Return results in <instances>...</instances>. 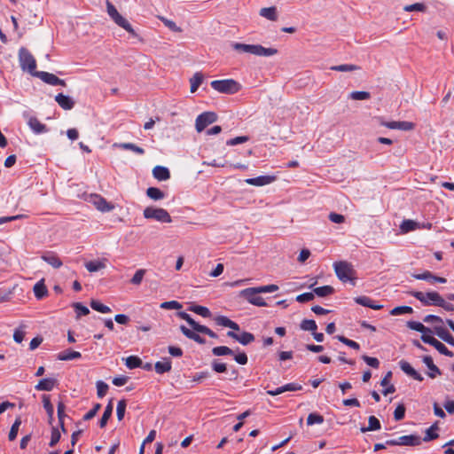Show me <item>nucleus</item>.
<instances>
[{
	"label": "nucleus",
	"mask_w": 454,
	"mask_h": 454,
	"mask_svg": "<svg viewBox=\"0 0 454 454\" xmlns=\"http://www.w3.org/2000/svg\"><path fill=\"white\" fill-rule=\"evenodd\" d=\"M231 47L239 52L250 53L255 56L270 57L278 53L275 48H265L260 44H246L241 43H232Z\"/></svg>",
	"instance_id": "obj_1"
},
{
	"label": "nucleus",
	"mask_w": 454,
	"mask_h": 454,
	"mask_svg": "<svg viewBox=\"0 0 454 454\" xmlns=\"http://www.w3.org/2000/svg\"><path fill=\"white\" fill-rule=\"evenodd\" d=\"M333 268L336 276L340 281L343 283L350 282L353 286L356 285V271L350 263L344 261L335 262Z\"/></svg>",
	"instance_id": "obj_2"
},
{
	"label": "nucleus",
	"mask_w": 454,
	"mask_h": 454,
	"mask_svg": "<svg viewBox=\"0 0 454 454\" xmlns=\"http://www.w3.org/2000/svg\"><path fill=\"white\" fill-rule=\"evenodd\" d=\"M106 9H107L108 15L114 21L115 24H117L119 27L125 29L133 37H135V38L139 37L138 34L136 33V31L133 29L130 23L118 12V11L114 7V5L109 1H106Z\"/></svg>",
	"instance_id": "obj_3"
},
{
	"label": "nucleus",
	"mask_w": 454,
	"mask_h": 454,
	"mask_svg": "<svg viewBox=\"0 0 454 454\" xmlns=\"http://www.w3.org/2000/svg\"><path fill=\"white\" fill-rule=\"evenodd\" d=\"M210 85L215 90L224 94H235L241 89V85L233 79L215 80Z\"/></svg>",
	"instance_id": "obj_4"
},
{
	"label": "nucleus",
	"mask_w": 454,
	"mask_h": 454,
	"mask_svg": "<svg viewBox=\"0 0 454 454\" xmlns=\"http://www.w3.org/2000/svg\"><path fill=\"white\" fill-rule=\"evenodd\" d=\"M407 294L419 300L423 306H437L441 299V295L434 291L427 293L420 291H409Z\"/></svg>",
	"instance_id": "obj_5"
},
{
	"label": "nucleus",
	"mask_w": 454,
	"mask_h": 454,
	"mask_svg": "<svg viewBox=\"0 0 454 454\" xmlns=\"http://www.w3.org/2000/svg\"><path fill=\"white\" fill-rule=\"evenodd\" d=\"M19 61L20 67L22 70L29 72L32 75L34 73L37 72L36 62L33 55L29 52V51L24 47L20 48L19 51Z\"/></svg>",
	"instance_id": "obj_6"
},
{
	"label": "nucleus",
	"mask_w": 454,
	"mask_h": 454,
	"mask_svg": "<svg viewBox=\"0 0 454 454\" xmlns=\"http://www.w3.org/2000/svg\"><path fill=\"white\" fill-rule=\"evenodd\" d=\"M143 215L146 219H154L160 223L172 222L170 215L164 208L147 207L144 209Z\"/></svg>",
	"instance_id": "obj_7"
},
{
	"label": "nucleus",
	"mask_w": 454,
	"mask_h": 454,
	"mask_svg": "<svg viewBox=\"0 0 454 454\" xmlns=\"http://www.w3.org/2000/svg\"><path fill=\"white\" fill-rule=\"evenodd\" d=\"M422 442V438L419 434L403 435L396 439L386 441V444L389 446H419Z\"/></svg>",
	"instance_id": "obj_8"
},
{
	"label": "nucleus",
	"mask_w": 454,
	"mask_h": 454,
	"mask_svg": "<svg viewBox=\"0 0 454 454\" xmlns=\"http://www.w3.org/2000/svg\"><path fill=\"white\" fill-rule=\"evenodd\" d=\"M239 295L246 299L250 304L258 307H265L267 303L264 299L259 295L257 289L254 287H248L240 291Z\"/></svg>",
	"instance_id": "obj_9"
},
{
	"label": "nucleus",
	"mask_w": 454,
	"mask_h": 454,
	"mask_svg": "<svg viewBox=\"0 0 454 454\" xmlns=\"http://www.w3.org/2000/svg\"><path fill=\"white\" fill-rule=\"evenodd\" d=\"M217 120V115L214 112H205L198 115L195 121V128L198 132L204 130L208 125Z\"/></svg>",
	"instance_id": "obj_10"
},
{
	"label": "nucleus",
	"mask_w": 454,
	"mask_h": 454,
	"mask_svg": "<svg viewBox=\"0 0 454 454\" xmlns=\"http://www.w3.org/2000/svg\"><path fill=\"white\" fill-rule=\"evenodd\" d=\"M90 202L100 212L106 213L114 209V205L108 202L105 198L98 194H92Z\"/></svg>",
	"instance_id": "obj_11"
},
{
	"label": "nucleus",
	"mask_w": 454,
	"mask_h": 454,
	"mask_svg": "<svg viewBox=\"0 0 454 454\" xmlns=\"http://www.w3.org/2000/svg\"><path fill=\"white\" fill-rule=\"evenodd\" d=\"M34 76L38 77L45 83L52 85V86H57V85L66 86V82L64 80L59 79L55 74L48 73V72H44V71L35 72V73H34Z\"/></svg>",
	"instance_id": "obj_12"
},
{
	"label": "nucleus",
	"mask_w": 454,
	"mask_h": 454,
	"mask_svg": "<svg viewBox=\"0 0 454 454\" xmlns=\"http://www.w3.org/2000/svg\"><path fill=\"white\" fill-rule=\"evenodd\" d=\"M380 123L381 126L387 127L391 129H400V130L409 131V130H412L415 128V124L413 122L405 121H381Z\"/></svg>",
	"instance_id": "obj_13"
},
{
	"label": "nucleus",
	"mask_w": 454,
	"mask_h": 454,
	"mask_svg": "<svg viewBox=\"0 0 454 454\" xmlns=\"http://www.w3.org/2000/svg\"><path fill=\"white\" fill-rule=\"evenodd\" d=\"M412 277L419 280H426L431 284H434V283L444 284L447 282V279L445 278L437 277V276L434 275L429 270H426L423 273L413 274Z\"/></svg>",
	"instance_id": "obj_14"
},
{
	"label": "nucleus",
	"mask_w": 454,
	"mask_h": 454,
	"mask_svg": "<svg viewBox=\"0 0 454 454\" xmlns=\"http://www.w3.org/2000/svg\"><path fill=\"white\" fill-rule=\"evenodd\" d=\"M227 336L232 338L239 341L242 345H248L249 343L254 340V336L251 333L243 332L241 333H237L233 331H229L227 333Z\"/></svg>",
	"instance_id": "obj_15"
},
{
	"label": "nucleus",
	"mask_w": 454,
	"mask_h": 454,
	"mask_svg": "<svg viewBox=\"0 0 454 454\" xmlns=\"http://www.w3.org/2000/svg\"><path fill=\"white\" fill-rule=\"evenodd\" d=\"M399 365L401 370L412 379L419 381H422L424 380L423 376L419 373L407 361L401 360L399 362Z\"/></svg>",
	"instance_id": "obj_16"
},
{
	"label": "nucleus",
	"mask_w": 454,
	"mask_h": 454,
	"mask_svg": "<svg viewBox=\"0 0 454 454\" xmlns=\"http://www.w3.org/2000/svg\"><path fill=\"white\" fill-rule=\"evenodd\" d=\"M301 388H302V387L300 384L288 383L282 387H277L276 389L267 390V394L270 395L275 396V395L283 394L284 392H286V391H298V390H301Z\"/></svg>",
	"instance_id": "obj_17"
},
{
	"label": "nucleus",
	"mask_w": 454,
	"mask_h": 454,
	"mask_svg": "<svg viewBox=\"0 0 454 454\" xmlns=\"http://www.w3.org/2000/svg\"><path fill=\"white\" fill-rule=\"evenodd\" d=\"M275 179L276 178L273 176H260L257 177L247 178L245 182L254 186H263L271 184Z\"/></svg>",
	"instance_id": "obj_18"
},
{
	"label": "nucleus",
	"mask_w": 454,
	"mask_h": 454,
	"mask_svg": "<svg viewBox=\"0 0 454 454\" xmlns=\"http://www.w3.org/2000/svg\"><path fill=\"white\" fill-rule=\"evenodd\" d=\"M56 102L64 110H71L74 106V101L69 96H66L63 93H59L55 97Z\"/></svg>",
	"instance_id": "obj_19"
},
{
	"label": "nucleus",
	"mask_w": 454,
	"mask_h": 454,
	"mask_svg": "<svg viewBox=\"0 0 454 454\" xmlns=\"http://www.w3.org/2000/svg\"><path fill=\"white\" fill-rule=\"evenodd\" d=\"M27 124L35 134H42L48 131L46 125L43 124L36 117H30Z\"/></svg>",
	"instance_id": "obj_20"
},
{
	"label": "nucleus",
	"mask_w": 454,
	"mask_h": 454,
	"mask_svg": "<svg viewBox=\"0 0 454 454\" xmlns=\"http://www.w3.org/2000/svg\"><path fill=\"white\" fill-rule=\"evenodd\" d=\"M180 331L182 332V333L187 337L188 339L190 340H194L195 342L199 343V344H205L206 343V340L204 338H202L201 336H200L196 331H194L193 329L191 330L189 328H187L186 326L184 325H181L180 326Z\"/></svg>",
	"instance_id": "obj_21"
},
{
	"label": "nucleus",
	"mask_w": 454,
	"mask_h": 454,
	"mask_svg": "<svg viewBox=\"0 0 454 454\" xmlns=\"http://www.w3.org/2000/svg\"><path fill=\"white\" fill-rule=\"evenodd\" d=\"M153 177L159 181H166L170 178V172L168 168L156 166L153 169Z\"/></svg>",
	"instance_id": "obj_22"
},
{
	"label": "nucleus",
	"mask_w": 454,
	"mask_h": 454,
	"mask_svg": "<svg viewBox=\"0 0 454 454\" xmlns=\"http://www.w3.org/2000/svg\"><path fill=\"white\" fill-rule=\"evenodd\" d=\"M56 384L57 380L55 379H42L41 380H39L38 384L35 387V388L38 391H51L53 389Z\"/></svg>",
	"instance_id": "obj_23"
},
{
	"label": "nucleus",
	"mask_w": 454,
	"mask_h": 454,
	"mask_svg": "<svg viewBox=\"0 0 454 454\" xmlns=\"http://www.w3.org/2000/svg\"><path fill=\"white\" fill-rule=\"evenodd\" d=\"M355 301L362 306L371 308L375 310H379L383 308V305L376 304L373 300L367 296H359L355 298Z\"/></svg>",
	"instance_id": "obj_24"
},
{
	"label": "nucleus",
	"mask_w": 454,
	"mask_h": 454,
	"mask_svg": "<svg viewBox=\"0 0 454 454\" xmlns=\"http://www.w3.org/2000/svg\"><path fill=\"white\" fill-rule=\"evenodd\" d=\"M423 362L428 367V369L430 371L427 373V375L431 379H434L436 377V375H440L441 374L440 369L434 364L433 358L431 356H424L423 357Z\"/></svg>",
	"instance_id": "obj_25"
},
{
	"label": "nucleus",
	"mask_w": 454,
	"mask_h": 454,
	"mask_svg": "<svg viewBox=\"0 0 454 454\" xmlns=\"http://www.w3.org/2000/svg\"><path fill=\"white\" fill-rule=\"evenodd\" d=\"M42 259L55 269L62 266L61 260L52 252H48L42 256Z\"/></svg>",
	"instance_id": "obj_26"
},
{
	"label": "nucleus",
	"mask_w": 454,
	"mask_h": 454,
	"mask_svg": "<svg viewBox=\"0 0 454 454\" xmlns=\"http://www.w3.org/2000/svg\"><path fill=\"white\" fill-rule=\"evenodd\" d=\"M172 368L171 361L168 358H164L162 361H158L154 364L155 372L158 374L168 372Z\"/></svg>",
	"instance_id": "obj_27"
},
{
	"label": "nucleus",
	"mask_w": 454,
	"mask_h": 454,
	"mask_svg": "<svg viewBox=\"0 0 454 454\" xmlns=\"http://www.w3.org/2000/svg\"><path fill=\"white\" fill-rule=\"evenodd\" d=\"M434 332L436 335L441 338L442 340L446 341L448 344H451L454 340L453 336L449 333V331L443 326H434Z\"/></svg>",
	"instance_id": "obj_28"
},
{
	"label": "nucleus",
	"mask_w": 454,
	"mask_h": 454,
	"mask_svg": "<svg viewBox=\"0 0 454 454\" xmlns=\"http://www.w3.org/2000/svg\"><path fill=\"white\" fill-rule=\"evenodd\" d=\"M392 372H388L380 381V385L382 387H385V389L382 390V394L384 395H387L388 394H392L395 391V387L393 385L389 384Z\"/></svg>",
	"instance_id": "obj_29"
},
{
	"label": "nucleus",
	"mask_w": 454,
	"mask_h": 454,
	"mask_svg": "<svg viewBox=\"0 0 454 454\" xmlns=\"http://www.w3.org/2000/svg\"><path fill=\"white\" fill-rule=\"evenodd\" d=\"M82 356V354L78 351L65 350L58 354L57 358L60 361H69L78 359Z\"/></svg>",
	"instance_id": "obj_30"
},
{
	"label": "nucleus",
	"mask_w": 454,
	"mask_h": 454,
	"mask_svg": "<svg viewBox=\"0 0 454 454\" xmlns=\"http://www.w3.org/2000/svg\"><path fill=\"white\" fill-rule=\"evenodd\" d=\"M43 408L46 411V413L49 418V423L51 424L53 420L54 408L52 403H51L50 396L47 395H43Z\"/></svg>",
	"instance_id": "obj_31"
},
{
	"label": "nucleus",
	"mask_w": 454,
	"mask_h": 454,
	"mask_svg": "<svg viewBox=\"0 0 454 454\" xmlns=\"http://www.w3.org/2000/svg\"><path fill=\"white\" fill-rule=\"evenodd\" d=\"M260 15L269 20L275 21L278 19L276 7H265L260 10Z\"/></svg>",
	"instance_id": "obj_32"
},
{
	"label": "nucleus",
	"mask_w": 454,
	"mask_h": 454,
	"mask_svg": "<svg viewBox=\"0 0 454 454\" xmlns=\"http://www.w3.org/2000/svg\"><path fill=\"white\" fill-rule=\"evenodd\" d=\"M113 401L110 400V402L108 403V404L106 406L105 408V411H104V413L99 420V427L101 428L105 427L107 424V421L109 419V418L111 417L112 413H113Z\"/></svg>",
	"instance_id": "obj_33"
},
{
	"label": "nucleus",
	"mask_w": 454,
	"mask_h": 454,
	"mask_svg": "<svg viewBox=\"0 0 454 454\" xmlns=\"http://www.w3.org/2000/svg\"><path fill=\"white\" fill-rule=\"evenodd\" d=\"M114 146L119 147V148H121L124 150H130V151H132L137 154H140V155H143L145 153V150L142 147L137 146V145L132 144V143L114 144Z\"/></svg>",
	"instance_id": "obj_34"
},
{
	"label": "nucleus",
	"mask_w": 454,
	"mask_h": 454,
	"mask_svg": "<svg viewBox=\"0 0 454 454\" xmlns=\"http://www.w3.org/2000/svg\"><path fill=\"white\" fill-rule=\"evenodd\" d=\"M381 427L380 420L375 416H370L368 419V427H362L361 431L363 433L367 431H376L380 430Z\"/></svg>",
	"instance_id": "obj_35"
},
{
	"label": "nucleus",
	"mask_w": 454,
	"mask_h": 454,
	"mask_svg": "<svg viewBox=\"0 0 454 454\" xmlns=\"http://www.w3.org/2000/svg\"><path fill=\"white\" fill-rule=\"evenodd\" d=\"M438 426L437 423L432 425L429 428L426 430V435L422 439V442H430L432 440L437 439L439 434H437Z\"/></svg>",
	"instance_id": "obj_36"
},
{
	"label": "nucleus",
	"mask_w": 454,
	"mask_h": 454,
	"mask_svg": "<svg viewBox=\"0 0 454 454\" xmlns=\"http://www.w3.org/2000/svg\"><path fill=\"white\" fill-rule=\"evenodd\" d=\"M146 195L153 200H160L165 198V193L156 187H149L146 190Z\"/></svg>",
	"instance_id": "obj_37"
},
{
	"label": "nucleus",
	"mask_w": 454,
	"mask_h": 454,
	"mask_svg": "<svg viewBox=\"0 0 454 454\" xmlns=\"http://www.w3.org/2000/svg\"><path fill=\"white\" fill-rule=\"evenodd\" d=\"M203 79V74L200 72L195 73L194 75L190 79L192 93H194L198 90V88L202 83Z\"/></svg>",
	"instance_id": "obj_38"
},
{
	"label": "nucleus",
	"mask_w": 454,
	"mask_h": 454,
	"mask_svg": "<svg viewBox=\"0 0 454 454\" xmlns=\"http://www.w3.org/2000/svg\"><path fill=\"white\" fill-rule=\"evenodd\" d=\"M407 326L414 331L419 332L421 333H432L431 329L426 327L422 323L417 321H408Z\"/></svg>",
	"instance_id": "obj_39"
},
{
	"label": "nucleus",
	"mask_w": 454,
	"mask_h": 454,
	"mask_svg": "<svg viewBox=\"0 0 454 454\" xmlns=\"http://www.w3.org/2000/svg\"><path fill=\"white\" fill-rule=\"evenodd\" d=\"M47 293V288L43 281H39L34 286V294L37 299H43Z\"/></svg>",
	"instance_id": "obj_40"
},
{
	"label": "nucleus",
	"mask_w": 454,
	"mask_h": 454,
	"mask_svg": "<svg viewBox=\"0 0 454 454\" xmlns=\"http://www.w3.org/2000/svg\"><path fill=\"white\" fill-rule=\"evenodd\" d=\"M333 292H334V289L331 286H319V287L314 288V290H313L314 296L317 295L319 297H325L327 295L333 294Z\"/></svg>",
	"instance_id": "obj_41"
},
{
	"label": "nucleus",
	"mask_w": 454,
	"mask_h": 454,
	"mask_svg": "<svg viewBox=\"0 0 454 454\" xmlns=\"http://www.w3.org/2000/svg\"><path fill=\"white\" fill-rule=\"evenodd\" d=\"M157 18L171 31L180 33L182 28L178 27L173 20L167 19L164 16H157Z\"/></svg>",
	"instance_id": "obj_42"
},
{
	"label": "nucleus",
	"mask_w": 454,
	"mask_h": 454,
	"mask_svg": "<svg viewBox=\"0 0 454 454\" xmlns=\"http://www.w3.org/2000/svg\"><path fill=\"white\" fill-rule=\"evenodd\" d=\"M189 309L203 317H210L211 312L210 310L204 306L200 305H192Z\"/></svg>",
	"instance_id": "obj_43"
},
{
	"label": "nucleus",
	"mask_w": 454,
	"mask_h": 454,
	"mask_svg": "<svg viewBox=\"0 0 454 454\" xmlns=\"http://www.w3.org/2000/svg\"><path fill=\"white\" fill-rule=\"evenodd\" d=\"M106 267V264L100 261H90L85 263V268L90 272L98 271Z\"/></svg>",
	"instance_id": "obj_44"
},
{
	"label": "nucleus",
	"mask_w": 454,
	"mask_h": 454,
	"mask_svg": "<svg viewBox=\"0 0 454 454\" xmlns=\"http://www.w3.org/2000/svg\"><path fill=\"white\" fill-rule=\"evenodd\" d=\"M125 365L129 369H135L137 367H141L142 360L136 356H129L125 359Z\"/></svg>",
	"instance_id": "obj_45"
},
{
	"label": "nucleus",
	"mask_w": 454,
	"mask_h": 454,
	"mask_svg": "<svg viewBox=\"0 0 454 454\" xmlns=\"http://www.w3.org/2000/svg\"><path fill=\"white\" fill-rule=\"evenodd\" d=\"M212 353L214 356H221L233 355V350L226 346H218V347H215L212 349Z\"/></svg>",
	"instance_id": "obj_46"
},
{
	"label": "nucleus",
	"mask_w": 454,
	"mask_h": 454,
	"mask_svg": "<svg viewBox=\"0 0 454 454\" xmlns=\"http://www.w3.org/2000/svg\"><path fill=\"white\" fill-rule=\"evenodd\" d=\"M90 307L94 310L100 312V313H110L111 312V309L108 306L104 305L103 303H101L100 301H96V300H92L90 301Z\"/></svg>",
	"instance_id": "obj_47"
},
{
	"label": "nucleus",
	"mask_w": 454,
	"mask_h": 454,
	"mask_svg": "<svg viewBox=\"0 0 454 454\" xmlns=\"http://www.w3.org/2000/svg\"><path fill=\"white\" fill-rule=\"evenodd\" d=\"M21 425V419L20 418H17L12 424L11 430L9 432L8 438L10 441H14L18 435L19 428Z\"/></svg>",
	"instance_id": "obj_48"
},
{
	"label": "nucleus",
	"mask_w": 454,
	"mask_h": 454,
	"mask_svg": "<svg viewBox=\"0 0 454 454\" xmlns=\"http://www.w3.org/2000/svg\"><path fill=\"white\" fill-rule=\"evenodd\" d=\"M301 329L303 331L315 332L317 328L316 322L312 319H304L301 323Z\"/></svg>",
	"instance_id": "obj_49"
},
{
	"label": "nucleus",
	"mask_w": 454,
	"mask_h": 454,
	"mask_svg": "<svg viewBox=\"0 0 454 454\" xmlns=\"http://www.w3.org/2000/svg\"><path fill=\"white\" fill-rule=\"evenodd\" d=\"M65 409H66L65 404L62 402H59L58 403V418H59V426L63 432H66V428L64 426V418L66 417Z\"/></svg>",
	"instance_id": "obj_50"
},
{
	"label": "nucleus",
	"mask_w": 454,
	"mask_h": 454,
	"mask_svg": "<svg viewBox=\"0 0 454 454\" xmlns=\"http://www.w3.org/2000/svg\"><path fill=\"white\" fill-rule=\"evenodd\" d=\"M411 313H413V309L410 306L395 307L390 311V314L392 316H399L402 314H411Z\"/></svg>",
	"instance_id": "obj_51"
},
{
	"label": "nucleus",
	"mask_w": 454,
	"mask_h": 454,
	"mask_svg": "<svg viewBox=\"0 0 454 454\" xmlns=\"http://www.w3.org/2000/svg\"><path fill=\"white\" fill-rule=\"evenodd\" d=\"M359 67L356 65L351 64H342L338 66H333L331 67L332 70L339 71V72H351L357 70Z\"/></svg>",
	"instance_id": "obj_52"
},
{
	"label": "nucleus",
	"mask_w": 454,
	"mask_h": 454,
	"mask_svg": "<svg viewBox=\"0 0 454 454\" xmlns=\"http://www.w3.org/2000/svg\"><path fill=\"white\" fill-rule=\"evenodd\" d=\"M324 422V417L317 413H309L307 418L308 426H312L315 424H322Z\"/></svg>",
	"instance_id": "obj_53"
},
{
	"label": "nucleus",
	"mask_w": 454,
	"mask_h": 454,
	"mask_svg": "<svg viewBox=\"0 0 454 454\" xmlns=\"http://www.w3.org/2000/svg\"><path fill=\"white\" fill-rule=\"evenodd\" d=\"M145 272L146 271L144 269L137 270L130 279V283L135 286H139L143 281Z\"/></svg>",
	"instance_id": "obj_54"
},
{
	"label": "nucleus",
	"mask_w": 454,
	"mask_h": 454,
	"mask_svg": "<svg viewBox=\"0 0 454 454\" xmlns=\"http://www.w3.org/2000/svg\"><path fill=\"white\" fill-rule=\"evenodd\" d=\"M61 434L58 427H52L51 428V441L49 442V445L51 447H54L60 440Z\"/></svg>",
	"instance_id": "obj_55"
},
{
	"label": "nucleus",
	"mask_w": 454,
	"mask_h": 454,
	"mask_svg": "<svg viewBox=\"0 0 454 454\" xmlns=\"http://www.w3.org/2000/svg\"><path fill=\"white\" fill-rule=\"evenodd\" d=\"M371 98V95L367 91H353L349 94V98L353 100H366Z\"/></svg>",
	"instance_id": "obj_56"
},
{
	"label": "nucleus",
	"mask_w": 454,
	"mask_h": 454,
	"mask_svg": "<svg viewBox=\"0 0 454 454\" xmlns=\"http://www.w3.org/2000/svg\"><path fill=\"white\" fill-rule=\"evenodd\" d=\"M442 355L451 357L453 356V353L447 348V347L442 344L441 341L436 340L434 346Z\"/></svg>",
	"instance_id": "obj_57"
},
{
	"label": "nucleus",
	"mask_w": 454,
	"mask_h": 454,
	"mask_svg": "<svg viewBox=\"0 0 454 454\" xmlns=\"http://www.w3.org/2000/svg\"><path fill=\"white\" fill-rule=\"evenodd\" d=\"M178 316L182 319L185 320L189 324V325L195 331V329L199 325V323H197L188 313L181 311L178 313Z\"/></svg>",
	"instance_id": "obj_58"
},
{
	"label": "nucleus",
	"mask_w": 454,
	"mask_h": 454,
	"mask_svg": "<svg viewBox=\"0 0 454 454\" xmlns=\"http://www.w3.org/2000/svg\"><path fill=\"white\" fill-rule=\"evenodd\" d=\"M25 334H26L25 326L20 325L19 328L15 329V331L13 333V340L17 343H21L22 340H24Z\"/></svg>",
	"instance_id": "obj_59"
},
{
	"label": "nucleus",
	"mask_w": 454,
	"mask_h": 454,
	"mask_svg": "<svg viewBox=\"0 0 454 454\" xmlns=\"http://www.w3.org/2000/svg\"><path fill=\"white\" fill-rule=\"evenodd\" d=\"M126 401L120 400L117 403L116 414L118 420H121L124 418L125 411H126Z\"/></svg>",
	"instance_id": "obj_60"
},
{
	"label": "nucleus",
	"mask_w": 454,
	"mask_h": 454,
	"mask_svg": "<svg viewBox=\"0 0 454 454\" xmlns=\"http://www.w3.org/2000/svg\"><path fill=\"white\" fill-rule=\"evenodd\" d=\"M108 390V385L102 380L97 382V394L99 398H103Z\"/></svg>",
	"instance_id": "obj_61"
},
{
	"label": "nucleus",
	"mask_w": 454,
	"mask_h": 454,
	"mask_svg": "<svg viewBox=\"0 0 454 454\" xmlns=\"http://www.w3.org/2000/svg\"><path fill=\"white\" fill-rule=\"evenodd\" d=\"M197 333H204L211 338L216 339L218 335L206 325H200L195 329Z\"/></svg>",
	"instance_id": "obj_62"
},
{
	"label": "nucleus",
	"mask_w": 454,
	"mask_h": 454,
	"mask_svg": "<svg viewBox=\"0 0 454 454\" xmlns=\"http://www.w3.org/2000/svg\"><path fill=\"white\" fill-rule=\"evenodd\" d=\"M337 339L341 341L343 344L348 346L349 348H354V349H356L358 350L360 348V345L355 341V340H349L344 336H337Z\"/></svg>",
	"instance_id": "obj_63"
},
{
	"label": "nucleus",
	"mask_w": 454,
	"mask_h": 454,
	"mask_svg": "<svg viewBox=\"0 0 454 454\" xmlns=\"http://www.w3.org/2000/svg\"><path fill=\"white\" fill-rule=\"evenodd\" d=\"M160 307L164 309H179L182 305L176 301H169L162 302Z\"/></svg>",
	"instance_id": "obj_64"
}]
</instances>
